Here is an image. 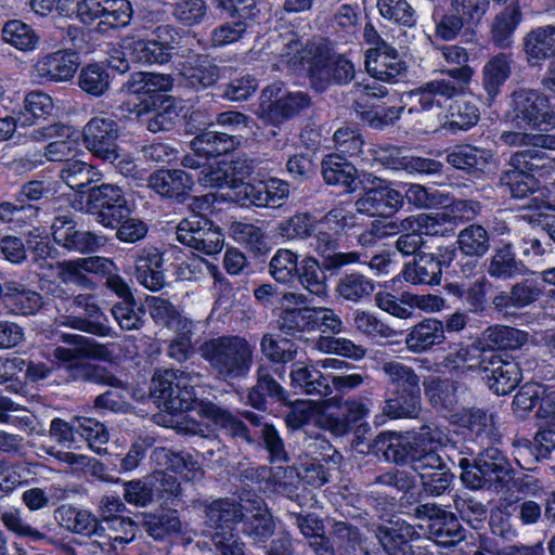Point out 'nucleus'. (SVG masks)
<instances>
[{
  "mask_svg": "<svg viewBox=\"0 0 555 555\" xmlns=\"http://www.w3.org/2000/svg\"><path fill=\"white\" fill-rule=\"evenodd\" d=\"M456 224V217L448 211L412 216V229L421 236H446Z\"/></svg>",
  "mask_w": 555,
  "mask_h": 555,
  "instance_id": "60",
  "label": "nucleus"
},
{
  "mask_svg": "<svg viewBox=\"0 0 555 555\" xmlns=\"http://www.w3.org/2000/svg\"><path fill=\"white\" fill-rule=\"evenodd\" d=\"M132 13L131 3L128 0H103L95 31L106 34L111 29L126 27L132 18Z\"/></svg>",
  "mask_w": 555,
  "mask_h": 555,
  "instance_id": "50",
  "label": "nucleus"
},
{
  "mask_svg": "<svg viewBox=\"0 0 555 555\" xmlns=\"http://www.w3.org/2000/svg\"><path fill=\"white\" fill-rule=\"evenodd\" d=\"M149 186L163 196L182 201L193 186V178L183 170H158L149 178Z\"/></svg>",
  "mask_w": 555,
  "mask_h": 555,
  "instance_id": "32",
  "label": "nucleus"
},
{
  "mask_svg": "<svg viewBox=\"0 0 555 555\" xmlns=\"http://www.w3.org/2000/svg\"><path fill=\"white\" fill-rule=\"evenodd\" d=\"M298 282L306 291L318 297H324L327 294L326 273L323 261L314 256H306L298 266Z\"/></svg>",
  "mask_w": 555,
  "mask_h": 555,
  "instance_id": "45",
  "label": "nucleus"
},
{
  "mask_svg": "<svg viewBox=\"0 0 555 555\" xmlns=\"http://www.w3.org/2000/svg\"><path fill=\"white\" fill-rule=\"evenodd\" d=\"M459 249L469 257H483L490 249V235L480 224H470L457 235Z\"/></svg>",
  "mask_w": 555,
  "mask_h": 555,
  "instance_id": "63",
  "label": "nucleus"
},
{
  "mask_svg": "<svg viewBox=\"0 0 555 555\" xmlns=\"http://www.w3.org/2000/svg\"><path fill=\"white\" fill-rule=\"evenodd\" d=\"M60 177L72 190L82 192L86 186L99 182L102 173L90 164L72 159L64 164Z\"/></svg>",
  "mask_w": 555,
  "mask_h": 555,
  "instance_id": "57",
  "label": "nucleus"
},
{
  "mask_svg": "<svg viewBox=\"0 0 555 555\" xmlns=\"http://www.w3.org/2000/svg\"><path fill=\"white\" fill-rule=\"evenodd\" d=\"M152 457L158 465L183 475L188 480L196 481L204 477V469L194 456L188 452H175L158 447L154 449Z\"/></svg>",
  "mask_w": 555,
  "mask_h": 555,
  "instance_id": "35",
  "label": "nucleus"
},
{
  "mask_svg": "<svg viewBox=\"0 0 555 555\" xmlns=\"http://www.w3.org/2000/svg\"><path fill=\"white\" fill-rule=\"evenodd\" d=\"M299 256L288 248H279L269 261V274L278 283L292 285L298 275Z\"/></svg>",
  "mask_w": 555,
  "mask_h": 555,
  "instance_id": "58",
  "label": "nucleus"
},
{
  "mask_svg": "<svg viewBox=\"0 0 555 555\" xmlns=\"http://www.w3.org/2000/svg\"><path fill=\"white\" fill-rule=\"evenodd\" d=\"M157 100L158 102L152 111L147 100L142 103L143 108L137 111L138 117L146 115L143 121L146 124L147 130L153 133L172 129L179 117L178 107L172 96H158Z\"/></svg>",
  "mask_w": 555,
  "mask_h": 555,
  "instance_id": "33",
  "label": "nucleus"
},
{
  "mask_svg": "<svg viewBox=\"0 0 555 555\" xmlns=\"http://www.w3.org/2000/svg\"><path fill=\"white\" fill-rule=\"evenodd\" d=\"M375 537L387 555H415L411 541L418 538L414 526L405 521L379 526Z\"/></svg>",
  "mask_w": 555,
  "mask_h": 555,
  "instance_id": "25",
  "label": "nucleus"
},
{
  "mask_svg": "<svg viewBox=\"0 0 555 555\" xmlns=\"http://www.w3.org/2000/svg\"><path fill=\"white\" fill-rule=\"evenodd\" d=\"M349 216L341 208H333L321 219L310 238V247L323 261L330 275L338 274L343 268L361 261L358 251H340L341 232L349 225Z\"/></svg>",
  "mask_w": 555,
  "mask_h": 555,
  "instance_id": "3",
  "label": "nucleus"
},
{
  "mask_svg": "<svg viewBox=\"0 0 555 555\" xmlns=\"http://www.w3.org/2000/svg\"><path fill=\"white\" fill-rule=\"evenodd\" d=\"M289 376L292 387L300 393L318 398L332 395L330 375L323 374L318 363H294Z\"/></svg>",
  "mask_w": 555,
  "mask_h": 555,
  "instance_id": "24",
  "label": "nucleus"
},
{
  "mask_svg": "<svg viewBox=\"0 0 555 555\" xmlns=\"http://www.w3.org/2000/svg\"><path fill=\"white\" fill-rule=\"evenodd\" d=\"M448 442V435L435 422L423 424L412 437V462L416 454L434 452L443 454L454 465L460 453L453 443Z\"/></svg>",
  "mask_w": 555,
  "mask_h": 555,
  "instance_id": "18",
  "label": "nucleus"
},
{
  "mask_svg": "<svg viewBox=\"0 0 555 555\" xmlns=\"http://www.w3.org/2000/svg\"><path fill=\"white\" fill-rule=\"evenodd\" d=\"M528 340V334L524 331L506 325H492L486 328L480 337L483 349L489 350H515Z\"/></svg>",
  "mask_w": 555,
  "mask_h": 555,
  "instance_id": "43",
  "label": "nucleus"
},
{
  "mask_svg": "<svg viewBox=\"0 0 555 555\" xmlns=\"http://www.w3.org/2000/svg\"><path fill=\"white\" fill-rule=\"evenodd\" d=\"M393 391H421V378L412 366L399 361H386L380 366Z\"/></svg>",
  "mask_w": 555,
  "mask_h": 555,
  "instance_id": "59",
  "label": "nucleus"
},
{
  "mask_svg": "<svg viewBox=\"0 0 555 555\" xmlns=\"http://www.w3.org/2000/svg\"><path fill=\"white\" fill-rule=\"evenodd\" d=\"M172 33H175L172 26L160 25L154 29L152 38L127 36L122 39L121 47L140 64H166L171 60L175 50Z\"/></svg>",
  "mask_w": 555,
  "mask_h": 555,
  "instance_id": "9",
  "label": "nucleus"
},
{
  "mask_svg": "<svg viewBox=\"0 0 555 555\" xmlns=\"http://www.w3.org/2000/svg\"><path fill=\"white\" fill-rule=\"evenodd\" d=\"M201 357L223 382L246 378L254 363V347L243 336L222 335L206 339L199 346Z\"/></svg>",
  "mask_w": 555,
  "mask_h": 555,
  "instance_id": "2",
  "label": "nucleus"
},
{
  "mask_svg": "<svg viewBox=\"0 0 555 555\" xmlns=\"http://www.w3.org/2000/svg\"><path fill=\"white\" fill-rule=\"evenodd\" d=\"M422 391H393L392 397L385 400L384 415L392 420L418 418L422 411Z\"/></svg>",
  "mask_w": 555,
  "mask_h": 555,
  "instance_id": "46",
  "label": "nucleus"
},
{
  "mask_svg": "<svg viewBox=\"0 0 555 555\" xmlns=\"http://www.w3.org/2000/svg\"><path fill=\"white\" fill-rule=\"evenodd\" d=\"M524 52L529 65H540L542 61L555 56V26H540L530 30L524 38Z\"/></svg>",
  "mask_w": 555,
  "mask_h": 555,
  "instance_id": "29",
  "label": "nucleus"
},
{
  "mask_svg": "<svg viewBox=\"0 0 555 555\" xmlns=\"http://www.w3.org/2000/svg\"><path fill=\"white\" fill-rule=\"evenodd\" d=\"M66 378L72 382L93 383L114 388H125V384L105 366L87 361H76L65 366Z\"/></svg>",
  "mask_w": 555,
  "mask_h": 555,
  "instance_id": "40",
  "label": "nucleus"
},
{
  "mask_svg": "<svg viewBox=\"0 0 555 555\" xmlns=\"http://www.w3.org/2000/svg\"><path fill=\"white\" fill-rule=\"evenodd\" d=\"M454 255V249H446V253L439 256L425 251L416 254V258L404 264L402 278L413 285H439L442 268L450 264Z\"/></svg>",
  "mask_w": 555,
  "mask_h": 555,
  "instance_id": "15",
  "label": "nucleus"
},
{
  "mask_svg": "<svg viewBox=\"0 0 555 555\" xmlns=\"http://www.w3.org/2000/svg\"><path fill=\"white\" fill-rule=\"evenodd\" d=\"M310 104L311 99L307 93L286 91L282 82H274L262 89L255 114L264 122L279 126Z\"/></svg>",
  "mask_w": 555,
  "mask_h": 555,
  "instance_id": "6",
  "label": "nucleus"
},
{
  "mask_svg": "<svg viewBox=\"0 0 555 555\" xmlns=\"http://www.w3.org/2000/svg\"><path fill=\"white\" fill-rule=\"evenodd\" d=\"M53 518L65 530L78 534L88 535L98 528V517L86 508H78L70 504H62L53 512Z\"/></svg>",
  "mask_w": 555,
  "mask_h": 555,
  "instance_id": "37",
  "label": "nucleus"
},
{
  "mask_svg": "<svg viewBox=\"0 0 555 555\" xmlns=\"http://www.w3.org/2000/svg\"><path fill=\"white\" fill-rule=\"evenodd\" d=\"M78 66V54L66 49L41 57L35 68L38 76L49 81H67L74 77Z\"/></svg>",
  "mask_w": 555,
  "mask_h": 555,
  "instance_id": "26",
  "label": "nucleus"
},
{
  "mask_svg": "<svg viewBox=\"0 0 555 555\" xmlns=\"http://www.w3.org/2000/svg\"><path fill=\"white\" fill-rule=\"evenodd\" d=\"M257 383L247 395L248 403L260 411L267 409V397L278 402L287 400V391L274 378L273 370L268 365H260L256 372Z\"/></svg>",
  "mask_w": 555,
  "mask_h": 555,
  "instance_id": "27",
  "label": "nucleus"
},
{
  "mask_svg": "<svg viewBox=\"0 0 555 555\" xmlns=\"http://www.w3.org/2000/svg\"><path fill=\"white\" fill-rule=\"evenodd\" d=\"M521 21V12L517 4L507 5L499 13L491 26V39L501 48H509L513 43V35Z\"/></svg>",
  "mask_w": 555,
  "mask_h": 555,
  "instance_id": "51",
  "label": "nucleus"
},
{
  "mask_svg": "<svg viewBox=\"0 0 555 555\" xmlns=\"http://www.w3.org/2000/svg\"><path fill=\"white\" fill-rule=\"evenodd\" d=\"M365 69L376 80L395 83L405 73L406 66L396 49L383 43L366 52Z\"/></svg>",
  "mask_w": 555,
  "mask_h": 555,
  "instance_id": "19",
  "label": "nucleus"
},
{
  "mask_svg": "<svg viewBox=\"0 0 555 555\" xmlns=\"http://www.w3.org/2000/svg\"><path fill=\"white\" fill-rule=\"evenodd\" d=\"M354 66L343 55L334 59H313L309 67L312 79L345 85L354 77Z\"/></svg>",
  "mask_w": 555,
  "mask_h": 555,
  "instance_id": "34",
  "label": "nucleus"
},
{
  "mask_svg": "<svg viewBox=\"0 0 555 555\" xmlns=\"http://www.w3.org/2000/svg\"><path fill=\"white\" fill-rule=\"evenodd\" d=\"M354 92L357 99L352 107L357 116L369 126L379 129L393 124L400 118L404 108L402 105H390L388 107L372 109L370 108V100L384 98L388 94L386 87L378 85L376 81L367 83H356Z\"/></svg>",
  "mask_w": 555,
  "mask_h": 555,
  "instance_id": "12",
  "label": "nucleus"
},
{
  "mask_svg": "<svg viewBox=\"0 0 555 555\" xmlns=\"http://www.w3.org/2000/svg\"><path fill=\"white\" fill-rule=\"evenodd\" d=\"M412 469L420 477L423 492L427 496L436 498L446 493L454 477L442 454L434 452L416 454Z\"/></svg>",
  "mask_w": 555,
  "mask_h": 555,
  "instance_id": "14",
  "label": "nucleus"
},
{
  "mask_svg": "<svg viewBox=\"0 0 555 555\" xmlns=\"http://www.w3.org/2000/svg\"><path fill=\"white\" fill-rule=\"evenodd\" d=\"M442 57L455 67L441 70V77L431 79L410 92L412 112H440L447 101L461 95L472 81L474 69L467 62L469 54L465 48L450 44L437 48Z\"/></svg>",
  "mask_w": 555,
  "mask_h": 555,
  "instance_id": "1",
  "label": "nucleus"
},
{
  "mask_svg": "<svg viewBox=\"0 0 555 555\" xmlns=\"http://www.w3.org/2000/svg\"><path fill=\"white\" fill-rule=\"evenodd\" d=\"M143 529L149 537L155 541L165 542L163 548L159 550L158 555L169 554L168 538L181 531V521L176 512H167L158 516H150L143 522Z\"/></svg>",
  "mask_w": 555,
  "mask_h": 555,
  "instance_id": "54",
  "label": "nucleus"
},
{
  "mask_svg": "<svg viewBox=\"0 0 555 555\" xmlns=\"http://www.w3.org/2000/svg\"><path fill=\"white\" fill-rule=\"evenodd\" d=\"M489 354L476 344L460 346L446 357V365L451 367L457 374L466 372L482 373L486 363L483 360L489 359Z\"/></svg>",
  "mask_w": 555,
  "mask_h": 555,
  "instance_id": "48",
  "label": "nucleus"
},
{
  "mask_svg": "<svg viewBox=\"0 0 555 555\" xmlns=\"http://www.w3.org/2000/svg\"><path fill=\"white\" fill-rule=\"evenodd\" d=\"M447 118L448 120L442 125V128L451 133H456L457 131H467L474 127L480 118V113L475 103L459 100L450 105Z\"/></svg>",
  "mask_w": 555,
  "mask_h": 555,
  "instance_id": "55",
  "label": "nucleus"
},
{
  "mask_svg": "<svg viewBox=\"0 0 555 555\" xmlns=\"http://www.w3.org/2000/svg\"><path fill=\"white\" fill-rule=\"evenodd\" d=\"M206 524L215 531L233 530L243 518L242 506L231 499H219L206 507Z\"/></svg>",
  "mask_w": 555,
  "mask_h": 555,
  "instance_id": "44",
  "label": "nucleus"
},
{
  "mask_svg": "<svg viewBox=\"0 0 555 555\" xmlns=\"http://www.w3.org/2000/svg\"><path fill=\"white\" fill-rule=\"evenodd\" d=\"M444 339L443 323L437 319H425L410 328L404 343L411 352L423 353Z\"/></svg>",
  "mask_w": 555,
  "mask_h": 555,
  "instance_id": "31",
  "label": "nucleus"
},
{
  "mask_svg": "<svg viewBox=\"0 0 555 555\" xmlns=\"http://www.w3.org/2000/svg\"><path fill=\"white\" fill-rule=\"evenodd\" d=\"M333 140L338 153L353 157L364 165H371L375 160L383 162L384 157L380 153L388 151L375 150L372 144L364 141L359 130L350 127L338 128L333 135Z\"/></svg>",
  "mask_w": 555,
  "mask_h": 555,
  "instance_id": "23",
  "label": "nucleus"
},
{
  "mask_svg": "<svg viewBox=\"0 0 555 555\" xmlns=\"http://www.w3.org/2000/svg\"><path fill=\"white\" fill-rule=\"evenodd\" d=\"M164 255L154 246L141 248L134 260L135 280L145 288L157 292L166 285Z\"/></svg>",
  "mask_w": 555,
  "mask_h": 555,
  "instance_id": "21",
  "label": "nucleus"
},
{
  "mask_svg": "<svg viewBox=\"0 0 555 555\" xmlns=\"http://www.w3.org/2000/svg\"><path fill=\"white\" fill-rule=\"evenodd\" d=\"M119 132V126L114 118L95 116L83 127L82 141L92 155L114 163L119 156L117 146Z\"/></svg>",
  "mask_w": 555,
  "mask_h": 555,
  "instance_id": "13",
  "label": "nucleus"
},
{
  "mask_svg": "<svg viewBox=\"0 0 555 555\" xmlns=\"http://www.w3.org/2000/svg\"><path fill=\"white\" fill-rule=\"evenodd\" d=\"M203 380V374L185 367L157 371L152 378L151 396L169 413L195 410V386Z\"/></svg>",
  "mask_w": 555,
  "mask_h": 555,
  "instance_id": "5",
  "label": "nucleus"
},
{
  "mask_svg": "<svg viewBox=\"0 0 555 555\" xmlns=\"http://www.w3.org/2000/svg\"><path fill=\"white\" fill-rule=\"evenodd\" d=\"M485 266L489 276L496 280H511L527 271L525 263L516 258L511 243L496 246Z\"/></svg>",
  "mask_w": 555,
  "mask_h": 555,
  "instance_id": "30",
  "label": "nucleus"
},
{
  "mask_svg": "<svg viewBox=\"0 0 555 555\" xmlns=\"http://www.w3.org/2000/svg\"><path fill=\"white\" fill-rule=\"evenodd\" d=\"M240 193L250 205L259 208H278L287 199L289 184L282 179L270 178L253 184H243Z\"/></svg>",
  "mask_w": 555,
  "mask_h": 555,
  "instance_id": "22",
  "label": "nucleus"
},
{
  "mask_svg": "<svg viewBox=\"0 0 555 555\" xmlns=\"http://www.w3.org/2000/svg\"><path fill=\"white\" fill-rule=\"evenodd\" d=\"M331 537L337 555H359L367 551L363 546L364 539L360 529L346 521H335L331 529Z\"/></svg>",
  "mask_w": 555,
  "mask_h": 555,
  "instance_id": "52",
  "label": "nucleus"
},
{
  "mask_svg": "<svg viewBox=\"0 0 555 555\" xmlns=\"http://www.w3.org/2000/svg\"><path fill=\"white\" fill-rule=\"evenodd\" d=\"M492 158L493 154L490 150L470 144L455 145L447 154L448 164L473 175L485 173Z\"/></svg>",
  "mask_w": 555,
  "mask_h": 555,
  "instance_id": "28",
  "label": "nucleus"
},
{
  "mask_svg": "<svg viewBox=\"0 0 555 555\" xmlns=\"http://www.w3.org/2000/svg\"><path fill=\"white\" fill-rule=\"evenodd\" d=\"M403 204V194L388 183L379 181L377 186L370 188L357 199V210L369 216L389 217L397 212Z\"/></svg>",
  "mask_w": 555,
  "mask_h": 555,
  "instance_id": "17",
  "label": "nucleus"
},
{
  "mask_svg": "<svg viewBox=\"0 0 555 555\" xmlns=\"http://www.w3.org/2000/svg\"><path fill=\"white\" fill-rule=\"evenodd\" d=\"M3 300L13 312L22 315L35 314L43 304L39 293L15 281L4 283Z\"/></svg>",
  "mask_w": 555,
  "mask_h": 555,
  "instance_id": "39",
  "label": "nucleus"
},
{
  "mask_svg": "<svg viewBox=\"0 0 555 555\" xmlns=\"http://www.w3.org/2000/svg\"><path fill=\"white\" fill-rule=\"evenodd\" d=\"M72 314L65 315L60 324L99 337H116V332L106 323L91 320L102 315L98 296L92 293L74 295L66 307Z\"/></svg>",
  "mask_w": 555,
  "mask_h": 555,
  "instance_id": "10",
  "label": "nucleus"
},
{
  "mask_svg": "<svg viewBox=\"0 0 555 555\" xmlns=\"http://www.w3.org/2000/svg\"><path fill=\"white\" fill-rule=\"evenodd\" d=\"M86 210L105 228H116L124 217L130 215L122 190L111 183H103L88 190Z\"/></svg>",
  "mask_w": 555,
  "mask_h": 555,
  "instance_id": "8",
  "label": "nucleus"
},
{
  "mask_svg": "<svg viewBox=\"0 0 555 555\" xmlns=\"http://www.w3.org/2000/svg\"><path fill=\"white\" fill-rule=\"evenodd\" d=\"M357 169L339 154L328 155L322 162V176L325 183L343 186L348 191L353 190Z\"/></svg>",
  "mask_w": 555,
  "mask_h": 555,
  "instance_id": "53",
  "label": "nucleus"
},
{
  "mask_svg": "<svg viewBox=\"0 0 555 555\" xmlns=\"http://www.w3.org/2000/svg\"><path fill=\"white\" fill-rule=\"evenodd\" d=\"M374 291V281L359 271L343 274L335 286V293L340 299L353 304L366 300Z\"/></svg>",
  "mask_w": 555,
  "mask_h": 555,
  "instance_id": "42",
  "label": "nucleus"
},
{
  "mask_svg": "<svg viewBox=\"0 0 555 555\" xmlns=\"http://www.w3.org/2000/svg\"><path fill=\"white\" fill-rule=\"evenodd\" d=\"M146 305L155 323L177 331H189L192 327V323L182 318L177 307L168 299L150 296L146 298Z\"/></svg>",
  "mask_w": 555,
  "mask_h": 555,
  "instance_id": "49",
  "label": "nucleus"
},
{
  "mask_svg": "<svg viewBox=\"0 0 555 555\" xmlns=\"http://www.w3.org/2000/svg\"><path fill=\"white\" fill-rule=\"evenodd\" d=\"M374 452L385 461L395 464H403L408 460L412 466L411 441L397 433L384 431L376 436L373 443Z\"/></svg>",
  "mask_w": 555,
  "mask_h": 555,
  "instance_id": "41",
  "label": "nucleus"
},
{
  "mask_svg": "<svg viewBox=\"0 0 555 555\" xmlns=\"http://www.w3.org/2000/svg\"><path fill=\"white\" fill-rule=\"evenodd\" d=\"M319 220L309 212H298L278 224V234L286 241L311 238Z\"/></svg>",
  "mask_w": 555,
  "mask_h": 555,
  "instance_id": "62",
  "label": "nucleus"
},
{
  "mask_svg": "<svg viewBox=\"0 0 555 555\" xmlns=\"http://www.w3.org/2000/svg\"><path fill=\"white\" fill-rule=\"evenodd\" d=\"M513 57L509 53L492 56L482 68V87L489 101H493L501 92L503 85L512 74Z\"/></svg>",
  "mask_w": 555,
  "mask_h": 555,
  "instance_id": "38",
  "label": "nucleus"
},
{
  "mask_svg": "<svg viewBox=\"0 0 555 555\" xmlns=\"http://www.w3.org/2000/svg\"><path fill=\"white\" fill-rule=\"evenodd\" d=\"M54 106L49 94L41 91L28 93L24 100V109L17 115L20 127L25 128L52 114Z\"/></svg>",
  "mask_w": 555,
  "mask_h": 555,
  "instance_id": "61",
  "label": "nucleus"
},
{
  "mask_svg": "<svg viewBox=\"0 0 555 555\" xmlns=\"http://www.w3.org/2000/svg\"><path fill=\"white\" fill-rule=\"evenodd\" d=\"M499 186L505 189L511 197L522 199L540 189V181L532 176L519 172L509 167L499 178Z\"/></svg>",
  "mask_w": 555,
  "mask_h": 555,
  "instance_id": "64",
  "label": "nucleus"
},
{
  "mask_svg": "<svg viewBox=\"0 0 555 555\" xmlns=\"http://www.w3.org/2000/svg\"><path fill=\"white\" fill-rule=\"evenodd\" d=\"M241 143L238 135L222 131L207 130L191 141V147L205 159L218 157L235 150Z\"/></svg>",
  "mask_w": 555,
  "mask_h": 555,
  "instance_id": "36",
  "label": "nucleus"
},
{
  "mask_svg": "<svg viewBox=\"0 0 555 555\" xmlns=\"http://www.w3.org/2000/svg\"><path fill=\"white\" fill-rule=\"evenodd\" d=\"M176 236L181 244L205 255L218 254L223 247L220 228L201 214L182 219L177 225Z\"/></svg>",
  "mask_w": 555,
  "mask_h": 555,
  "instance_id": "11",
  "label": "nucleus"
},
{
  "mask_svg": "<svg viewBox=\"0 0 555 555\" xmlns=\"http://www.w3.org/2000/svg\"><path fill=\"white\" fill-rule=\"evenodd\" d=\"M509 116L519 128H555V113L550 109L548 99L533 89H518L512 93Z\"/></svg>",
  "mask_w": 555,
  "mask_h": 555,
  "instance_id": "7",
  "label": "nucleus"
},
{
  "mask_svg": "<svg viewBox=\"0 0 555 555\" xmlns=\"http://www.w3.org/2000/svg\"><path fill=\"white\" fill-rule=\"evenodd\" d=\"M195 411L199 416L207 418L233 438L241 439L249 444L257 441V431L250 433L244 422L238 420L227 409H223L211 401H198L196 403Z\"/></svg>",
  "mask_w": 555,
  "mask_h": 555,
  "instance_id": "20",
  "label": "nucleus"
},
{
  "mask_svg": "<svg viewBox=\"0 0 555 555\" xmlns=\"http://www.w3.org/2000/svg\"><path fill=\"white\" fill-rule=\"evenodd\" d=\"M229 169L236 179H244L251 172V166L245 162H232L230 165L223 164L217 167H206L198 173L197 180L205 188H221L230 182Z\"/></svg>",
  "mask_w": 555,
  "mask_h": 555,
  "instance_id": "56",
  "label": "nucleus"
},
{
  "mask_svg": "<svg viewBox=\"0 0 555 555\" xmlns=\"http://www.w3.org/2000/svg\"><path fill=\"white\" fill-rule=\"evenodd\" d=\"M456 463L462 469V482L473 490L492 487L503 489L515 479L511 462L494 447L485 448L473 462L460 454Z\"/></svg>",
  "mask_w": 555,
  "mask_h": 555,
  "instance_id": "4",
  "label": "nucleus"
},
{
  "mask_svg": "<svg viewBox=\"0 0 555 555\" xmlns=\"http://www.w3.org/2000/svg\"><path fill=\"white\" fill-rule=\"evenodd\" d=\"M425 395L438 411H454L460 403L457 382L449 378H433L425 383Z\"/></svg>",
  "mask_w": 555,
  "mask_h": 555,
  "instance_id": "47",
  "label": "nucleus"
},
{
  "mask_svg": "<svg viewBox=\"0 0 555 555\" xmlns=\"http://www.w3.org/2000/svg\"><path fill=\"white\" fill-rule=\"evenodd\" d=\"M482 373L489 389L498 395L505 396L513 391L521 380V371L514 359H504L499 354L490 353Z\"/></svg>",
  "mask_w": 555,
  "mask_h": 555,
  "instance_id": "16",
  "label": "nucleus"
}]
</instances>
